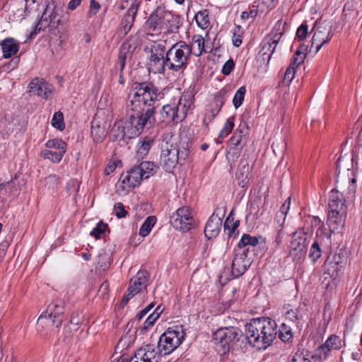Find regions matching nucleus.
Masks as SVG:
<instances>
[{"label":"nucleus","mask_w":362,"mask_h":362,"mask_svg":"<svg viewBox=\"0 0 362 362\" xmlns=\"http://www.w3.org/2000/svg\"><path fill=\"white\" fill-rule=\"evenodd\" d=\"M184 332L181 327H169L159 338L158 351L153 344H146L137 349L130 358H122L118 362H162L167 355L171 354L184 339Z\"/></svg>","instance_id":"nucleus-2"},{"label":"nucleus","mask_w":362,"mask_h":362,"mask_svg":"<svg viewBox=\"0 0 362 362\" xmlns=\"http://www.w3.org/2000/svg\"><path fill=\"white\" fill-rule=\"evenodd\" d=\"M153 143V140L151 139L144 140L143 142H141L140 146L138 147V149L136 151L138 157H143V156L147 155Z\"/></svg>","instance_id":"nucleus-41"},{"label":"nucleus","mask_w":362,"mask_h":362,"mask_svg":"<svg viewBox=\"0 0 362 362\" xmlns=\"http://www.w3.org/2000/svg\"><path fill=\"white\" fill-rule=\"evenodd\" d=\"M52 124L54 127L59 130H63L64 129L65 124L64 122V116L61 112L54 113L52 119Z\"/></svg>","instance_id":"nucleus-43"},{"label":"nucleus","mask_w":362,"mask_h":362,"mask_svg":"<svg viewBox=\"0 0 362 362\" xmlns=\"http://www.w3.org/2000/svg\"><path fill=\"white\" fill-rule=\"evenodd\" d=\"M315 356H312L311 359H309L302 356V354H296L292 358V362H315Z\"/></svg>","instance_id":"nucleus-55"},{"label":"nucleus","mask_w":362,"mask_h":362,"mask_svg":"<svg viewBox=\"0 0 362 362\" xmlns=\"http://www.w3.org/2000/svg\"><path fill=\"white\" fill-rule=\"evenodd\" d=\"M295 76V67L293 65H289L286 69L284 74V83L289 85Z\"/></svg>","instance_id":"nucleus-47"},{"label":"nucleus","mask_w":362,"mask_h":362,"mask_svg":"<svg viewBox=\"0 0 362 362\" xmlns=\"http://www.w3.org/2000/svg\"><path fill=\"white\" fill-rule=\"evenodd\" d=\"M242 43L241 37L235 33L233 36V44L235 47H239Z\"/></svg>","instance_id":"nucleus-64"},{"label":"nucleus","mask_w":362,"mask_h":362,"mask_svg":"<svg viewBox=\"0 0 362 362\" xmlns=\"http://www.w3.org/2000/svg\"><path fill=\"white\" fill-rule=\"evenodd\" d=\"M107 227L108 225L107 223L100 221L92 230V231L90 232V235L93 236L96 239H99L101 238V235L105 232Z\"/></svg>","instance_id":"nucleus-44"},{"label":"nucleus","mask_w":362,"mask_h":362,"mask_svg":"<svg viewBox=\"0 0 362 362\" xmlns=\"http://www.w3.org/2000/svg\"><path fill=\"white\" fill-rule=\"evenodd\" d=\"M291 205V198L288 197L286 201L284 202V204L281 205L279 211H278L276 214V218H278V222L280 221V218L283 220V221L285 220L286 215L287 214Z\"/></svg>","instance_id":"nucleus-46"},{"label":"nucleus","mask_w":362,"mask_h":362,"mask_svg":"<svg viewBox=\"0 0 362 362\" xmlns=\"http://www.w3.org/2000/svg\"><path fill=\"white\" fill-rule=\"evenodd\" d=\"M158 319V314L157 313H151L145 320L144 323V325H143V329H148L150 327H151L152 325H153V324L155 323V322Z\"/></svg>","instance_id":"nucleus-51"},{"label":"nucleus","mask_w":362,"mask_h":362,"mask_svg":"<svg viewBox=\"0 0 362 362\" xmlns=\"http://www.w3.org/2000/svg\"><path fill=\"white\" fill-rule=\"evenodd\" d=\"M241 337V332L236 327H222L213 334L212 342L216 351L221 356L229 352L230 347L236 344Z\"/></svg>","instance_id":"nucleus-6"},{"label":"nucleus","mask_w":362,"mask_h":362,"mask_svg":"<svg viewBox=\"0 0 362 362\" xmlns=\"http://www.w3.org/2000/svg\"><path fill=\"white\" fill-rule=\"evenodd\" d=\"M246 92V88L245 86L240 87L235 93L233 99V103L235 108L239 107L244 100L245 94Z\"/></svg>","instance_id":"nucleus-42"},{"label":"nucleus","mask_w":362,"mask_h":362,"mask_svg":"<svg viewBox=\"0 0 362 362\" xmlns=\"http://www.w3.org/2000/svg\"><path fill=\"white\" fill-rule=\"evenodd\" d=\"M114 212L115 216L119 218H124L127 214L123 204L120 202L115 204Z\"/></svg>","instance_id":"nucleus-48"},{"label":"nucleus","mask_w":362,"mask_h":362,"mask_svg":"<svg viewBox=\"0 0 362 362\" xmlns=\"http://www.w3.org/2000/svg\"><path fill=\"white\" fill-rule=\"evenodd\" d=\"M137 167L139 168V170L142 174L144 179H147L150 177L151 175H153L154 173L155 165L149 161H144L141 162L139 165H137Z\"/></svg>","instance_id":"nucleus-37"},{"label":"nucleus","mask_w":362,"mask_h":362,"mask_svg":"<svg viewBox=\"0 0 362 362\" xmlns=\"http://www.w3.org/2000/svg\"><path fill=\"white\" fill-rule=\"evenodd\" d=\"M194 104L193 96L190 93H183L176 105H165L158 114V121L160 123L177 124L182 122L187 116V111L192 108Z\"/></svg>","instance_id":"nucleus-4"},{"label":"nucleus","mask_w":362,"mask_h":362,"mask_svg":"<svg viewBox=\"0 0 362 362\" xmlns=\"http://www.w3.org/2000/svg\"><path fill=\"white\" fill-rule=\"evenodd\" d=\"M286 141L283 138L276 139L272 144L273 151L276 155L284 154L286 149Z\"/></svg>","instance_id":"nucleus-39"},{"label":"nucleus","mask_w":362,"mask_h":362,"mask_svg":"<svg viewBox=\"0 0 362 362\" xmlns=\"http://www.w3.org/2000/svg\"><path fill=\"white\" fill-rule=\"evenodd\" d=\"M127 57V56L125 55V54L119 53V54L117 64L119 66L120 73H122V71L124 69L125 60H126Z\"/></svg>","instance_id":"nucleus-60"},{"label":"nucleus","mask_w":362,"mask_h":362,"mask_svg":"<svg viewBox=\"0 0 362 362\" xmlns=\"http://www.w3.org/2000/svg\"><path fill=\"white\" fill-rule=\"evenodd\" d=\"M303 316L302 310L300 307L296 308H291L286 312V319L298 326L299 322L302 320Z\"/></svg>","instance_id":"nucleus-32"},{"label":"nucleus","mask_w":362,"mask_h":362,"mask_svg":"<svg viewBox=\"0 0 362 362\" xmlns=\"http://www.w3.org/2000/svg\"><path fill=\"white\" fill-rule=\"evenodd\" d=\"M186 156L187 152H180L176 144L165 143L161 147L160 163L166 171L170 172Z\"/></svg>","instance_id":"nucleus-9"},{"label":"nucleus","mask_w":362,"mask_h":362,"mask_svg":"<svg viewBox=\"0 0 362 362\" xmlns=\"http://www.w3.org/2000/svg\"><path fill=\"white\" fill-rule=\"evenodd\" d=\"M45 181L46 185H49V187H54L59 182V177L56 175L52 174L47 177Z\"/></svg>","instance_id":"nucleus-54"},{"label":"nucleus","mask_w":362,"mask_h":362,"mask_svg":"<svg viewBox=\"0 0 362 362\" xmlns=\"http://www.w3.org/2000/svg\"><path fill=\"white\" fill-rule=\"evenodd\" d=\"M251 166L247 160H241L238 169L237 178L238 180V185L243 187L247 180L251 177L250 175Z\"/></svg>","instance_id":"nucleus-29"},{"label":"nucleus","mask_w":362,"mask_h":362,"mask_svg":"<svg viewBox=\"0 0 362 362\" xmlns=\"http://www.w3.org/2000/svg\"><path fill=\"white\" fill-rule=\"evenodd\" d=\"M341 346V340L339 337L332 334L324 344L318 347V358L326 359L331 350H339Z\"/></svg>","instance_id":"nucleus-21"},{"label":"nucleus","mask_w":362,"mask_h":362,"mask_svg":"<svg viewBox=\"0 0 362 362\" xmlns=\"http://www.w3.org/2000/svg\"><path fill=\"white\" fill-rule=\"evenodd\" d=\"M305 57L306 56L304 54V53H301V52H300V49L298 48L295 54V57L290 65H293L296 69L298 66L303 62Z\"/></svg>","instance_id":"nucleus-49"},{"label":"nucleus","mask_w":362,"mask_h":362,"mask_svg":"<svg viewBox=\"0 0 362 362\" xmlns=\"http://www.w3.org/2000/svg\"><path fill=\"white\" fill-rule=\"evenodd\" d=\"M330 32L331 26L328 24L318 27V41L321 42V43L318 45V51L324 44L328 42L331 39L332 36Z\"/></svg>","instance_id":"nucleus-30"},{"label":"nucleus","mask_w":362,"mask_h":362,"mask_svg":"<svg viewBox=\"0 0 362 362\" xmlns=\"http://www.w3.org/2000/svg\"><path fill=\"white\" fill-rule=\"evenodd\" d=\"M317 251V240H315L313 243L310 249V257L312 258L313 262H315L316 257H315V253Z\"/></svg>","instance_id":"nucleus-63"},{"label":"nucleus","mask_w":362,"mask_h":362,"mask_svg":"<svg viewBox=\"0 0 362 362\" xmlns=\"http://www.w3.org/2000/svg\"><path fill=\"white\" fill-rule=\"evenodd\" d=\"M45 146L49 149L42 150L41 156L53 163L60 162L66 152V144L60 139H53L48 140Z\"/></svg>","instance_id":"nucleus-15"},{"label":"nucleus","mask_w":362,"mask_h":362,"mask_svg":"<svg viewBox=\"0 0 362 362\" xmlns=\"http://www.w3.org/2000/svg\"><path fill=\"white\" fill-rule=\"evenodd\" d=\"M29 93L44 99H48L52 93L53 87L43 78H35L29 83Z\"/></svg>","instance_id":"nucleus-17"},{"label":"nucleus","mask_w":362,"mask_h":362,"mask_svg":"<svg viewBox=\"0 0 362 362\" xmlns=\"http://www.w3.org/2000/svg\"><path fill=\"white\" fill-rule=\"evenodd\" d=\"M308 33V25L306 23H303L296 31V37L299 40L305 39Z\"/></svg>","instance_id":"nucleus-50"},{"label":"nucleus","mask_w":362,"mask_h":362,"mask_svg":"<svg viewBox=\"0 0 362 362\" xmlns=\"http://www.w3.org/2000/svg\"><path fill=\"white\" fill-rule=\"evenodd\" d=\"M60 23V16L56 11L54 3L48 4L44 10L40 20L36 25L33 32L30 33V37L42 30L49 28L54 30L57 29Z\"/></svg>","instance_id":"nucleus-10"},{"label":"nucleus","mask_w":362,"mask_h":362,"mask_svg":"<svg viewBox=\"0 0 362 362\" xmlns=\"http://www.w3.org/2000/svg\"><path fill=\"white\" fill-rule=\"evenodd\" d=\"M327 219L329 225L342 226L347 214L346 200L342 193L333 189L329 193Z\"/></svg>","instance_id":"nucleus-7"},{"label":"nucleus","mask_w":362,"mask_h":362,"mask_svg":"<svg viewBox=\"0 0 362 362\" xmlns=\"http://www.w3.org/2000/svg\"><path fill=\"white\" fill-rule=\"evenodd\" d=\"M318 229H320V231H321L320 238L322 239L326 238L327 240L329 243H330L329 238L331 236L329 230H327L324 226L321 228V226H320L319 224H318Z\"/></svg>","instance_id":"nucleus-59"},{"label":"nucleus","mask_w":362,"mask_h":362,"mask_svg":"<svg viewBox=\"0 0 362 362\" xmlns=\"http://www.w3.org/2000/svg\"><path fill=\"white\" fill-rule=\"evenodd\" d=\"M234 117H230L226 123L224 124L223 127L219 132V137H226L232 131L234 127Z\"/></svg>","instance_id":"nucleus-45"},{"label":"nucleus","mask_w":362,"mask_h":362,"mask_svg":"<svg viewBox=\"0 0 362 362\" xmlns=\"http://www.w3.org/2000/svg\"><path fill=\"white\" fill-rule=\"evenodd\" d=\"M154 306L155 303H151L144 309L139 311L136 315V318L138 319V320H141Z\"/></svg>","instance_id":"nucleus-57"},{"label":"nucleus","mask_w":362,"mask_h":362,"mask_svg":"<svg viewBox=\"0 0 362 362\" xmlns=\"http://www.w3.org/2000/svg\"><path fill=\"white\" fill-rule=\"evenodd\" d=\"M181 25L180 17L178 15L173 14V13L167 11L165 17L164 27L167 30L164 33H177Z\"/></svg>","instance_id":"nucleus-27"},{"label":"nucleus","mask_w":362,"mask_h":362,"mask_svg":"<svg viewBox=\"0 0 362 362\" xmlns=\"http://www.w3.org/2000/svg\"><path fill=\"white\" fill-rule=\"evenodd\" d=\"M165 40L155 41L144 48L148 55V67L150 72L163 74V64L165 61L166 51Z\"/></svg>","instance_id":"nucleus-8"},{"label":"nucleus","mask_w":362,"mask_h":362,"mask_svg":"<svg viewBox=\"0 0 362 362\" xmlns=\"http://www.w3.org/2000/svg\"><path fill=\"white\" fill-rule=\"evenodd\" d=\"M258 243L259 240L257 237L251 236L249 234H244L238 243V247H243L248 252L250 246L255 247L257 245Z\"/></svg>","instance_id":"nucleus-31"},{"label":"nucleus","mask_w":362,"mask_h":362,"mask_svg":"<svg viewBox=\"0 0 362 362\" xmlns=\"http://www.w3.org/2000/svg\"><path fill=\"white\" fill-rule=\"evenodd\" d=\"M276 0H255L254 6L258 8L260 12H264L268 9H272L275 6Z\"/></svg>","instance_id":"nucleus-40"},{"label":"nucleus","mask_w":362,"mask_h":362,"mask_svg":"<svg viewBox=\"0 0 362 362\" xmlns=\"http://www.w3.org/2000/svg\"><path fill=\"white\" fill-rule=\"evenodd\" d=\"M208 10L199 11L194 16L197 25L202 29H206L210 25V20Z\"/></svg>","instance_id":"nucleus-34"},{"label":"nucleus","mask_w":362,"mask_h":362,"mask_svg":"<svg viewBox=\"0 0 362 362\" xmlns=\"http://www.w3.org/2000/svg\"><path fill=\"white\" fill-rule=\"evenodd\" d=\"M220 110L221 107L217 110L216 112H214L213 110H211L210 112H207L205 115L204 119H203V123L205 124L206 126H207L208 124L214 119V117L216 116Z\"/></svg>","instance_id":"nucleus-56"},{"label":"nucleus","mask_w":362,"mask_h":362,"mask_svg":"<svg viewBox=\"0 0 362 362\" xmlns=\"http://www.w3.org/2000/svg\"><path fill=\"white\" fill-rule=\"evenodd\" d=\"M163 94L151 83H141L136 85L128 95L127 110L132 111L124 122L115 123L111 131L114 141H124L139 135L145 129H151L155 124L156 101L162 98Z\"/></svg>","instance_id":"nucleus-1"},{"label":"nucleus","mask_w":362,"mask_h":362,"mask_svg":"<svg viewBox=\"0 0 362 362\" xmlns=\"http://www.w3.org/2000/svg\"><path fill=\"white\" fill-rule=\"evenodd\" d=\"M170 222L175 228L183 231H188L195 226L191 210L187 206L180 207L173 213Z\"/></svg>","instance_id":"nucleus-13"},{"label":"nucleus","mask_w":362,"mask_h":362,"mask_svg":"<svg viewBox=\"0 0 362 362\" xmlns=\"http://www.w3.org/2000/svg\"><path fill=\"white\" fill-rule=\"evenodd\" d=\"M139 6V2L137 1V0H134L122 20L121 25L125 35L130 30L133 25Z\"/></svg>","instance_id":"nucleus-25"},{"label":"nucleus","mask_w":362,"mask_h":362,"mask_svg":"<svg viewBox=\"0 0 362 362\" xmlns=\"http://www.w3.org/2000/svg\"><path fill=\"white\" fill-rule=\"evenodd\" d=\"M282 36V33H276L268 35L262 43L260 53L263 56L267 55V62H269L275 49Z\"/></svg>","instance_id":"nucleus-22"},{"label":"nucleus","mask_w":362,"mask_h":362,"mask_svg":"<svg viewBox=\"0 0 362 362\" xmlns=\"http://www.w3.org/2000/svg\"><path fill=\"white\" fill-rule=\"evenodd\" d=\"M234 222V218L233 216L232 212L230 213V214L226 218L225 222H224V230H227V228H230V225Z\"/></svg>","instance_id":"nucleus-61"},{"label":"nucleus","mask_w":362,"mask_h":362,"mask_svg":"<svg viewBox=\"0 0 362 362\" xmlns=\"http://www.w3.org/2000/svg\"><path fill=\"white\" fill-rule=\"evenodd\" d=\"M109 290V284L107 281L103 282L100 288L99 292L101 293L103 297H105V296Z\"/></svg>","instance_id":"nucleus-62"},{"label":"nucleus","mask_w":362,"mask_h":362,"mask_svg":"<svg viewBox=\"0 0 362 362\" xmlns=\"http://www.w3.org/2000/svg\"><path fill=\"white\" fill-rule=\"evenodd\" d=\"M167 10L163 6H158L149 16L145 23L148 34L153 35L160 33L165 27V17Z\"/></svg>","instance_id":"nucleus-16"},{"label":"nucleus","mask_w":362,"mask_h":362,"mask_svg":"<svg viewBox=\"0 0 362 362\" xmlns=\"http://www.w3.org/2000/svg\"><path fill=\"white\" fill-rule=\"evenodd\" d=\"M122 175V182L127 185L128 187H135L138 186L142 179H144L141 171L139 170V168L137 165L134 166L130 169L129 171L127 172V174L124 176Z\"/></svg>","instance_id":"nucleus-26"},{"label":"nucleus","mask_w":362,"mask_h":362,"mask_svg":"<svg viewBox=\"0 0 362 362\" xmlns=\"http://www.w3.org/2000/svg\"><path fill=\"white\" fill-rule=\"evenodd\" d=\"M221 225V218L213 214L209 218L204 229L205 236L207 239L216 238L220 232Z\"/></svg>","instance_id":"nucleus-24"},{"label":"nucleus","mask_w":362,"mask_h":362,"mask_svg":"<svg viewBox=\"0 0 362 362\" xmlns=\"http://www.w3.org/2000/svg\"><path fill=\"white\" fill-rule=\"evenodd\" d=\"M149 273L146 270L139 271L135 276L130 280L129 286L121 302V305L124 306L128 301L136 293L146 288L148 284Z\"/></svg>","instance_id":"nucleus-14"},{"label":"nucleus","mask_w":362,"mask_h":362,"mask_svg":"<svg viewBox=\"0 0 362 362\" xmlns=\"http://www.w3.org/2000/svg\"><path fill=\"white\" fill-rule=\"evenodd\" d=\"M315 33L313 34L312 40L308 42V44H302L300 45L299 49L301 53H304L306 57L310 56L311 57H314L317 54V46H314L315 45Z\"/></svg>","instance_id":"nucleus-35"},{"label":"nucleus","mask_w":362,"mask_h":362,"mask_svg":"<svg viewBox=\"0 0 362 362\" xmlns=\"http://www.w3.org/2000/svg\"><path fill=\"white\" fill-rule=\"evenodd\" d=\"M345 260V257H341L339 255H335L333 257V260H330L329 258L325 262V271L323 276L325 279L328 276L332 279H337L342 271L341 264Z\"/></svg>","instance_id":"nucleus-18"},{"label":"nucleus","mask_w":362,"mask_h":362,"mask_svg":"<svg viewBox=\"0 0 362 362\" xmlns=\"http://www.w3.org/2000/svg\"><path fill=\"white\" fill-rule=\"evenodd\" d=\"M235 66V63L232 59L228 60L223 66L221 72L223 75H229Z\"/></svg>","instance_id":"nucleus-52"},{"label":"nucleus","mask_w":362,"mask_h":362,"mask_svg":"<svg viewBox=\"0 0 362 362\" xmlns=\"http://www.w3.org/2000/svg\"><path fill=\"white\" fill-rule=\"evenodd\" d=\"M100 112L95 115L91 122V135L95 142H101L107 135V129L110 124L100 119Z\"/></svg>","instance_id":"nucleus-19"},{"label":"nucleus","mask_w":362,"mask_h":362,"mask_svg":"<svg viewBox=\"0 0 362 362\" xmlns=\"http://www.w3.org/2000/svg\"><path fill=\"white\" fill-rule=\"evenodd\" d=\"M192 40L194 44H196L199 49L200 54L204 51V37L200 35H194L192 37Z\"/></svg>","instance_id":"nucleus-53"},{"label":"nucleus","mask_w":362,"mask_h":362,"mask_svg":"<svg viewBox=\"0 0 362 362\" xmlns=\"http://www.w3.org/2000/svg\"><path fill=\"white\" fill-rule=\"evenodd\" d=\"M64 305L61 300H57L49 305L47 310L39 317L37 323H46L59 327L63 320Z\"/></svg>","instance_id":"nucleus-11"},{"label":"nucleus","mask_w":362,"mask_h":362,"mask_svg":"<svg viewBox=\"0 0 362 362\" xmlns=\"http://www.w3.org/2000/svg\"><path fill=\"white\" fill-rule=\"evenodd\" d=\"M156 222V218L153 216H148L141 225L139 229V235L146 237L149 234L151 228Z\"/></svg>","instance_id":"nucleus-36"},{"label":"nucleus","mask_w":362,"mask_h":362,"mask_svg":"<svg viewBox=\"0 0 362 362\" xmlns=\"http://www.w3.org/2000/svg\"><path fill=\"white\" fill-rule=\"evenodd\" d=\"M306 246V234L302 230L293 233L290 245L291 255H293V252H296V255L305 253Z\"/></svg>","instance_id":"nucleus-23"},{"label":"nucleus","mask_w":362,"mask_h":362,"mask_svg":"<svg viewBox=\"0 0 362 362\" xmlns=\"http://www.w3.org/2000/svg\"><path fill=\"white\" fill-rule=\"evenodd\" d=\"M138 45V38L136 37H132L122 44L120 53L125 54V55L127 56L128 54L133 53L137 48Z\"/></svg>","instance_id":"nucleus-33"},{"label":"nucleus","mask_w":362,"mask_h":362,"mask_svg":"<svg viewBox=\"0 0 362 362\" xmlns=\"http://www.w3.org/2000/svg\"><path fill=\"white\" fill-rule=\"evenodd\" d=\"M0 46L3 52V57L8 59L15 55L19 49V44L13 37H7L1 41Z\"/></svg>","instance_id":"nucleus-28"},{"label":"nucleus","mask_w":362,"mask_h":362,"mask_svg":"<svg viewBox=\"0 0 362 362\" xmlns=\"http://www.w3.org/2000/svg\"><path fill=\"white\" fill-rule=\"evenodd\" d=\"M245 332L249 344L258 350L266 349L276 337L277 325L269 317L252 319Z\"/></svg>","instance_id":"nucleus-3"},{"label":"nucleus","mask_w":362,"mask_h":362,"mask_svg":"<svg viewBox=\"0 0 362 362\" xmlns=\"http://www.w3.org/2000/svg\"><path fill=\"white\" fill-rule=\"evenodd\" d=\"M100 8V6L98 2H96L95 0H90L89 13L95 15L98 12Z\"/></svg>","instance_id":"nucleus-58"},{"label":"nucleus","mask_w":362,"mask_h":362,"mask_svg":"<svg viewBox=\"0 0 362 362\" xmlns=\"http://www.w3.org/2000/svg\"><path fill=\"white\" fill-rule=\"evenodd\" d=\"M251 264V260L247 257V252L243 247H237L234 250V256L231 264L230 276L226 277V280L242 276Z\"/></svg>","instance_id":"nucleus-12"},{"label":"nucleus","mask_w":362,"mask_h":362,"mask_svg":"<svg viewBox=\"0 0 362 362\" xmlns=\"http://www.w3.org/2000/svg\"><path fill=\"white\" fill-rule=\"evenodd\" d=\"M246 134L244 129L237 130L233 136L230 139V150L227 153V158L235 161L240 156V151L237 148L238 146H242L245 141Z\"/></svg>","instance_id":"nucleus-20"},{"label":"nucleus","mask_w":362,"mask_h":362,"mask_svg":"<svg viewBox=\"0 0 362 362\" xmlns=\"http://www.w3.org/2000/svg\"><path fill=\"white\" fill-rule=\"evenodd\" d=\"M191 52L190 47L185 42L173 45L165 52L163 64V74L166 68L176 72L184 70L188 64Z\"/></svg>","instance_id":"nucleus-5"},{"label":"nucleus","mask_w":362,"mask_h":362,"mask_svg":"<svg viewBox=\"0 0 362 362\" xmlns=\"http://www.w3.org/2000/svg\"><path fill=\"white\" fill-rule=\"evenodd\" d=\"M277 333L283 341H288L293 337L292 328L287 323H283L281 328L277 329Z\"/></svg>","instance_id":"nucleus-38"}]
</instances>
